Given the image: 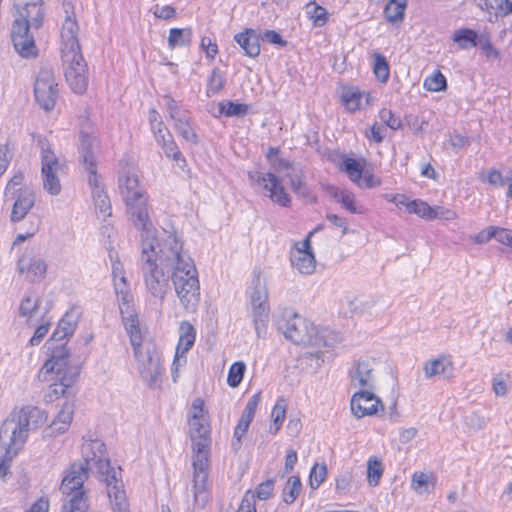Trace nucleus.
I'll use <instances>...</instances> for the list:
<instances>
[{"label":"nucleus","mask_w":512,"mask_h":512,"mask_svg":"<svg viewBox=\"0 0 512 512\" xmlns=\"http://www.w3.org/2000/svg\"><path fill=\"white\" fill-rule=\"evenodd\" d=\"M183 254L182 242L174 233L167 234L156 246L144 244L141 272L145 287L153 297L164 300L170 291L171 276L180 265Z\"/></svg>","instance_id":"1"},{"label":"nucleus","mask_w":512,"mask_h":512,"mask_svg":"<svg viewBox=\"0 0 512 512\" xmlns=\"http://www.w3.org/2000/svg\"><path fill=\"white\" fill-rule=\"evenodd\" d=\"M47 420L44 411L35 406H26L13 412L0 428V477H5L12 459L22 449L31 430L43 425Z\"/></svg>","instance_id":"2"},{"label":"nucleus","mask_w":512,"mask_h":512,"mask_svg":"<svg viewBox=\"0 0 512 512\" xmlns=\"http://www.w3.org/2000/svg\"><path fill=\"white\" fill-rule=\"evenodd\" d=\"M193 450V495L194 504L203 508L209 500V446L210 427L206 418L191 419L189 422Z\"/></svg>","instance_id":"3"},{"label":"nucleus","mask_w":512,"mask_h":512,"mask_svg":"<svg viewBox=\"0 0 512 512\" xmlns=\"http://www.w3.org/2000/svg\"><path fill=\"white\" fill-rule=\"evenodd\" d=\"M15 9L17 15L11 29L14 48L22 57H35L38 49L31 29H39L42 26L44 18L42 2L31 1L23 8Z\"/></svg>","instance_id":"4"},{"label":"nucleus","mask_w":512,"mask_h":512,"mask_svg":"<svg viewBox=\"0 0 512 512\" xmlns=\"http://www.w3.org/2000/svg\"><path fill=\"white\" fill-rule=\"evenodd\" d=\"M122 320L129 334L135 357L139 364V371L143 380L150 387H157L161 383L162 368L160 357L154 347L142 345V335L138 326L137 316L130 313L125 316L122 307Z\"/></svg>","instance_id":"5"},{"label":"nucleus","mask_w":512,"mask_h":512,"mask_svg":"<svg viewBox=\"0 0 512 512\" xmlns=\"http://www.w3.org/2000/svg\"><path fill=\"white\" fill-rule=\"evenodd\" d=\"M54 352L55 354L48 359L39 372L41 381L51 382L49 391L46 394L47 401H54L60 395H64L66 390L71 387L80 374L78 365H70L65 358L64 351Z\"/></svg>","instance_id":"6"},{"label":"nucleus","mask_w":512,"mask_h":512,"mask_svg":"<svg viewBox=\"0 0 512 512\" xmlns=\"http://www.w3.org/2000/svg\"><path fill=\"white\" fill-rule=\"evenodd\" d=\"M96 149V138L82 130L80 132L79 159L89 173L88 183L92 188V198L95 208L99 214L106 218L111 215V204L107 193L100 185L97 175Z\"/></svg>","instance_id":"7"},{"label":"nucleus","mask_w":512,"mask_h":512,"mask_svg":"<svg viewBox=\"0 0 512 512\" xmlns=\"http://www.w3.org/2000/svg\"><path fill=\"white\" fill-rule=\"evenodd\" d=\"M90 462H74L65 471L60 485V491L68 500L64 503L62 512H87L88 498L84 490V482L89 477Z\"/></svg>","instance_id":"8"},{"label":"nucleus","mask_w":512,"mask_h":512,"mask_svg":"<svg viewBox=\"0 0 512 512\" xmlns=\"http://www.w3.org/2000/svg\"><path fill=\"white\" fill-rule=\"evenodd\" d=\"M171 277L181 305L186 311L194 312L200 301V285L194 262L186 252Z\"/></svg>","instance_id":"9"},{"label":"nucleus","mask_w":512,"mask_h":512,"mask_svg":"<svg viewBox=\"0 0 512 512\" xmlns=\"http://www.w3.org/2000/svg\"><path fill=\"white\" fill-rule=\"evenodd\" d=\"M277 328L286 339L297 345L322 348L327 345L325 336L307 319L298 314H288L277 321Z\"/></svg>","instance_id":"10"},{"label":"nucleus","mask_w":512,"mask_h":512,"mask_svg":"<svg viewBox=\"0 0 512 512\" xmlns=\"http://www.w3.org/2000/svg\"><path fill=\"white\" fill-rule=\"evenodd\" d=\"M127 215L133 226L141 232V250L144 244L156 246L161 243L157 238V231L149 214L148 199L143 198L133 203L126 204Z\"/></svg>","instance_id":"11"},{"label":"nucleus","mask_w":512,"mask_h":512,"mask_svg":"<svg viewBox=\"0 0 512 512\" xmlns=\"http://www.w3.org/2000/svg\"><path fill=\"white\" fill-rule=\"evenodd\" d=\"M65 79L77 94H83L88 87V67L81 50L61 52Z\"/></svg>","instance_id":"12"},{"label":"nucleus","mask_w":512,"mask_h":512,"mask_svg":"<svg viewBox=\"0 0 512 512\" xmlns=\"http://www.w3.org/2000/svg\"><path fill=\"white\" fill-rule=\"evenodd\" d=\"M38 145L41 150L43 187L49 194L58 195L61 192L58 173L63 170L64 166L59 162L46 139L39 138Z\"/></svg>","instance_id":"13"},{"label":"nucleus","mask_w":512,"mask_h":512,"mask_svg":"<svg viewBox=\"0 0 512 512\" xmlns=\"http://www.w3.org/2000/svg\"><path fill=\"white\" fill-rule=\"evenodd\" d=\"M57 86L53 71L42 68L34 84L35 99L42 109L50 111L55 107L58 98Z\"/></svg>","instance_id":"14"},{"label":"nucleus","mask_w":512,"mask_h":512,"mask_svg":"<svg viewBox=\"0 0 512 512\" xmlns=\"http://www.w3.org/2000/svg\"><path fill=\"white\" fill-rule=\"evenodd\" d=\"M82 453L84 456L83 461L89 459L90 470L96 467L98 472L104 477V481L107 483V478H110L111 474H115L117 477V471L110 466V461L106 457V446L100 440H93L85 443L82 446Z\"/></svg>","instance_id":"15"},{"label":"nucleus","mask_w":512,"mask_h":512,"mask_svg":"<svg viewBox=\"0 0 512 512\" xmlns=\"http://www.w3.org/2000/svg\"><path fill=\"white\" fill-rule=\"evenodd\" d=\"M65 19L61 27V52L81 50L78 41L79 26L72 2L64 0Z\"/></svg>","instance_id":"16"},{"label":"nucleus","mask_w":512,"mask_h":512,"mask_svg":"<svg viewBox=\"0 0 512 512\" xmlns=\"http://www.w3.org/2000/svg\"><path fill=\"white\" fill-rule=\"evenodd\" d=\"M312 235L313 232H310L302 242L295 243L294 249L290 254L292 266L304 275L312 274L316 268V259L312 252L310 241Z\"/></svg>","instance_id":"17"},{"label":"nucleus","mask_w":512,"mask_h":512,"mask_svg":"<svg viewBox=\"0 0 512 512\" xmlns=\"http://www.w3.org/2000/svg\"><path fill=\"white\" fill-rule=\"evenodd\" d=\"M196 338V331L188 321L180 323L179 341L176 347L175 358L172 364V378L177 381L179 367L186 364L185 354L193 347Z\"/></svg>","instance_id":"18"},{"label":"nucleus","mask_w":512,"mask_h":512,"mask_svg":"<svg viewBox=\"0 0 512 512\" xmlns=\"http://www.w3.org/2000/svg\"><path fill=\"white\" fill-rule=\"evenodd\" d=\"M18 271L30 282H39L46 275L47 265L33 250H27L18 260Z\"/></svg>","instance_id":"19"},{"label":"nucleus","mask_w":512,"mask_h":512,"mask_svg":"<svg viewBox=\"0 0 512 512\" xmlns=\"http://www.w3.org/2000/svg\"><path fill=\"white\" fill-rule=\"evenodd\" d=\"M351 411L357 418L372 416L378 412V406L383 409L382 401L369 390H359L351 398Z\"/></svg>","instance_id":"20"},{"label":"nucleus","mask_w":512,"mask_h":512,"mask_svg":"<svg viewBox=\"0 0 512 512\" xmlns=\"http://www.w3.org/2000/svg\"><path fill=\"white\" fill-rule=\"evenodd\" d=\"M257 181L264 184V189L269 193L268 197L275 203L287 207L291 202V197L286 193L279 179L273 173L257 172Z\"/></svg>","instance_id":"21"},{"label":"nucleus","mask_w":512,"mask_h":512,"mask_svg":"<svg viewBox=\"0 0 512 512\" xmlns=\"http://www.w3.org/2000/svg\"><path fill=\"white\" fill-rule=\"evenodd\" d=\"M349 376L353 387L369 391L374 389V369L369 361H357Z\"/></svg>","instance_id":"22"},{"label":"nucleus","mask_w":512,"mask_h":512,"mask_svg":"<svg viewBox=\"0 0 512 512\" xmlns=\"http://www.w3.org/2000/svg\"><path fill=\"white\" fill-rule=\"evenodd\" d=\"M119 189L125 204L146 198L144 189L140 186L136 174L127 173L119 178Z\"/></svg>","instance_id":"23"},{"label":"nucleus","mask_w":512,"mask_h":512,"mask_svg":"<svg viewBox=\"0 0 512 512\" xmlns=\"http://www.w3.org/2000/svg\"><path fill=\"white\" fill-rule=\"evenodd\" d=\"M107 491L113 512H130L129 503L123 490V483L115 474L107 478Z\"/></svg>","instance_id":"24"},{"label":"nucleus","mask_w":512,"mask_h":512,"mask_svg":"<svg viewBox=\"0 0 512 512\" xmlns=\"http://www.w3.org/2000/svg\"><path fill=\"white\" fill-rule=\"evenodd\" d=\"M15 202L12 207L10 219L12 222H19L28 214L35 204V194L32 190L18 188L14 196Z\"/></svg>","instance_id":"25"},{"label":"nucleus","mask_w":512,"mask_h":512,"mask_svg":"<svg viewBox=\"0 0 512 512\" xmlns=\"http://www.w3.org/2000/svg\"><path fill=\"white\" fill-rule=\"evenodd\" d=\"M423 371L427 378L435 376L452 377L454 365L450 357L441 355L438 358L428 360L423 365Z\"/></svg>","instance_id":"26"},{"label":"nucleus","mask_w":512,"mask_h":512,"mask_svg":"<svg viewBox=\"0 0 512 512\" xmlns=\"http://www.w3.org/2000/svg\"><path fill=\"white\" fill-rule=\"evenodd\" d=\"M74 408L70 402H65L61 410L58 412L56 418L50 425L51 433L61 434L67 431L73 418Z\"/></svg>","instance_id":"27"},{"label":"nucleus","mask_w":512,"mask_h":512,"mask_svg":"<svg viewBox=\"0 0 512 512\" xmlns=\"http://www.w3.org/2000/svg\"><path fill=\"white\" fill-rule=\"evenodd\" d=\"M287 176L290 179V185L295 194L306 199L310 203H316V196L311 193L308 186L302 181V172L300 169L292 168L291 172Z\"/></svg>","instance_id":"28"},{"label":"nucleus","mask_w":512,"mask_h":512,"mask_svg":"<svg viewBox=\"0 0 512 512\" xmlns=\"http://www.w3.org/2000/svg\"><path fill=\"white\" fill-rule=\"evenodd\" d=\"M235 41L250 57H256L260 53V44L254 31L247 29L245 32L235 35Z\"/></svg>","instance_id":"29"},{"label":"nucleus","mask_w":512,"mask_h":512,"mask_svg":"<svg viewBox=\"0 0 512 512\" xmlns=\"http://www.w3.org/2000/svg\"><path fill=\"white\" fill-rule=\"evenodd\" d=\"M399 204L406 205L407 211L409 213L417 214L420 217L426 219H436L441 218L442 215L438 214V209H434L429 206L426 202L421 200H413L411 202L405 203L404 201H399Z\"/></svg>","instance_id":"30"},{"label":"nucleus","mask_w":512,"mask_h":512,"mask_svg":"<svg viewBox=\"0 0 512 512\" xmlns=\"http://www.w3.org/2000/svg\"><path fill=\"white\" fill-rule=\"evenodd\" d=\"M406 6V0H389L384 8L386 20L393 24L402 22Z\"/></svg>","instance_id":"31"},{"label":"nucleus","mask_w":512,"mask_h":512,"mask_svg":"<svg viewBox=\"0 0 512 512\" xmlns=\"http://www.w3.org/2000/svg\"><path fill=\"white\" fill-rule=\"evenodd\" d=\"M253 312V322L258 337L261 336L262 331L265 330L266 323L269 316V306L267 303L251 304Z\"/></svg>","instance_id":"32"},{"label":"nucleus","mask_w":512,"mask_h":512,"mask_svg":"<svg viewBox=\"0 0 512 512\" xmlns=\"http://www.w3.org/2000/svg\"><path fill=\"white\" fill-rule=\"evenodd\" d=\"M192 41V30L190 28H172L169 32L168 46L173 49L176 46H189Z\"/></svg>","instance_id":"33"},{"label":"nucleus","mask_w":512,"mask_h":512,"mask_svg":"<svg viewBox=\"0 0 512 512\" xmlns=\"http://www.w3.org/2000/svg\"><path fill=\"white\" fill-rule=\"evenodd\" d=\"M331 194L342 206L353 214L361 213V211L355 205V196L353 193L347 190H340L336 187H331Z\"/></svg>","instance_id":"34"},{"label":"nucleus","mask_w":512,"mask_h":512,"mask_svg":"<svg viewBox=\"0 0 512 512\" xmlns=\"http://www.w3.org/2000/svg\"><path fill=\"white\" fill-rule=\"evenodd\" d=\"M384 473L382 461L377 457H370L367 461V480L370 486L375 487L380 483Z\"/></svg>","instance_id":"35"},{"label":"nucleus","mask_w":512,"mask_h":512,"mask_svg":"<svg viewBox=\"0 0 512 512\" xmlns=\"http://www.w3.org/2000/svg\"><path fill=\"white\" fill-rule=\"evenodd\" d=\"M250 301L251 304L267 303L268 302V292L266 288V283L260 277V273L255 275L251 292H250Z\"/></svg>","instance_id":"36"},{"label":"nucleus","mask_w":512,"mask_h":512,"mask_svg":"<svg viewBox=\"0 0 512 512\" xmlns=\"http://www.w3.org/2000/svg\"><path fill=\"white\" fill-rule=\"evenodd\" d=\"M174 128L180 136L186 141L196 144L198 141L197 134L193 130L187 115H183L180 118L174 120Z\"/></svg>","instance_id":"37"},{"label":"nucleus","mask_w":512,"mask_h":512,"mask_svg":"<svg viewBox=\"0 0 512 512\" xmlns=\"http://www.w3.org/2000/svg\"><path fill=\"white\" fill-rule=\"evenodd\" d=\"M453 40L461 49L474 47L477 45V33L469 28L459 29L454 33Z\"/></svg>","instance_id":"38"},{"label":"nucleus","mask_w":512,"mask_h":512,"mask_svg":"<svg viewBox=\"0 0 512 512\" xmlns=\"http://www.w3.org/2000/svg\"><path fill=\"white\" fill-rule=\"evenodd\" d=\"M249 106L247 104L223 101L219 103V111L227 117H244L247 115Z\"/></svg>","instance_id":"39"},{"label":"nucleus","mask_w":512,"mask_h":512,"mask_svg":"<svg viewBox=\"0 0 512 512\" xmlns=\"http://www.w3.org/2000/svg\"><path fill=\"white\" fill-rule=\"evenodd\" d=\"M286 408H287V404H286L285 399L279 398L271 412V418L273 421V425L270 427V432L272 434H276L279 431V429L285 419Z\"/></svg>","instance_id":"40"},{"label":"nucleus","mask_w":512,"mask_h":512,"mask_svg":"<svg viewBox=\"0 0 512 512\" xmlns=\"http://www.w3.org/2000/svg\"><path fill=\"white\" fill-rule=\"evenodd\" d=\"M301 491V481L297 476H291L283 489V501L287 504L293 503Z\"/></svg>","instance_id":"41"},{"label":"nucleus","mask_w":512,"mask_h":512,"mask_svg":"<svg viewBox=\"0 0 512 512\" xmlns=\"http://www.w3.org/2000/svg\"><path fill=\"white\" fill-rule=\"evenodd\" d=\"M71 335L72 334L68 333L65 330L60 329L59 327L56 328V330L52 334L51 338L47 341L48 349L52 351L51 357L55 354L54 352H56V351L58 353H61L60 351H64L65 358L68 360L69 353H68V350L65 348V345L60 344L58 346L55 344Z\"/></svg>","instance_id":"42"},{"label":"nucleus","mask_w":512,"mask_h":512,"mask_svg":"<svg viewBox=\"0 0 512 512\" xmlns=\"http://www.w3.org/2000/svg\"><path fill=\"white\" fill-rule=\"evenodd\" d=\"M343 170L355 184L362 185L363 168L357 160L347 158L343 163Z\"/></svg>","instance_id":"43"},{"label":"nucleus","mask_w":512,"mask_h":512,"mask_svg":"<svg viewBox=\"0 0 512 512\" xmlns=\"http://www.w3.org/2000/svg\"><path fill=\"white\" fill-rule=\"evenodd\" d=\"M373 56H374V66H373L374 74L380 82L385 83V82H387V80L389 78V73H390L389 64H388L386 58L382 54L374 53Z\"/></svg>","instance_id":"44"},{"label":"nucleus","mask_w":512,"mask_h":512,"mask_svg":"<svg viewBox=\"0 0 512 512\" xmlns=\"http://www.w3.org/2000/svg\"><path fill=\"white\" fill-rule=\"evenodd\" d=\"M306 12L310 19L313 20L315 26H323L328 20L327 10L315 3H309L306 6Z\"/></svg>","instance_id":"45"},{"label":"nucleus","mask_w":512,"mask_h":512,"mask_svg":"<svg viewBox=\"0 0 512 512\" xmlns=\"http://www.w3.org/2000/svg\"><path fill=\"white\" fill-rule=\"evenodd\" d=\"M246 370V365L244 362L239 361L235 362L230 366L228 377H227V383L230 387L236 388L240 385L244 373Z\"/></svg>","instance_id":"46"},{"label":"nucleus","mask_w":512,"mask_h":512,"mask_svg":"<svg viewBox=\"0 0 512 512\" xmlns=\"http://www.w3.org/2000/svg\"><path fill=\"white\" fill-rule=\"evenodd\" d=\"M327 476L326 464H315L310 472L309 481L312 489H317Z\"/></svg>","instance_id":"47"},{"label":"nucleus","mask_w":512,"mask_h":512,"mask_svg":"<svg viewBox=\"0 0 512 512\" xmlns=\"http://www.w3.org/2000/svg\"><path fill=\"white\" fill-rule=\"evenodd\" d=\"M446 78L441 72H436L432 76L427 77L424 81V87L428 91L438 92L446 88Z\"/></svg>","instance_id":"48"},{"label":"nucleus","mask_w":512,"mask_h":512,"mask_svg":"<svg viewBox=\"0 0 512 512\" xmlns=\"http://www.w3.org/2000/svg\"><path fill=\"white\" fill-rule=\"evenodd\" d=\"M361 94L354 88L345 90L342 94V101L350 111H355L360 107Z\"/></svg>","instance_id":"49"},{"label":"nucleus","mask_w":512,"mask_h":512,"mask_svg":"<svg viewBox=\"0 0 512 512\" xmlns=\"http://www.w3.org/2000/svg\"><path fill=\"white\" fill-rule=\"evenodd\" d=\"M225 79L218 68L213 69L208 80V96L218 93L224 87Z\"/></svg>","instance_id":"50"},{"label":"nucleus","mask_w":512,"mask_h":512,"mask_svg":"<svg viewBox=\"0 0 512 512\" xmlns=\"http://www.w3.org/2000/svg\"><path fill=\"white\" fill-rule=\"evenodd\" d=\"M169 138L165 139L164 141H161L162 148L164 150V153L167 157L172 158L175 161L182 160L185 162L184 158L182 157L181 152L179 151L176 143L172 139L170 133H168Z\"/></svg>","instance_id":"51"},{"label":"nucleus","mask_w":512,"mask_h":512,"mask_svg":"<svg viewBox=\"0 0 512 512\" xmlns=\"http://www.w3.org/2000/svg\"><path fill=\"white\" fill-rule=\"evenodd\" d=\"M39 303V299L34 300L31 297L24 298L19 307L20 315L31 318L37 312Z\"/></svg>","instance_id":"52"},{"label":"nucleus","mask_w":512,"mask_h":512,"mask_svg":"<svg viewBox=\"0 0 512 512\" xmlns=\"http://www.w3.org/2000/svg\"><path fill=\"white\" fill-rule=\"evenodd\" d=\"M379 117L387 127L393 130H397L402 126L400 118L396 117L389 109L383 108L379 113Z\"/></svg>","instance_id":"53"},{"label":"nucleus","mask_w":512,"mask_h":512,"mask_svg":"<svg viewBox=\"0 0 512 512\" xmlns=\"http://www.w3.org/2000/svg\"><path fill=\"white\" fill-rule=\"evenodd\" d=\"M429 476L423 472H415L412 476V488L416 492L427 491Z\"/></svg>","instance_id":"54"},{"label":"nucleus","mask_w":512,"mask_h":512,"mask_svg":"<svg viewBox=\"0 0 512 512\" xmlns=\"http://www.w3.org/2000/svg\"><path fill=\"white\" fill-rule=\"evenodd\" d=\"M353 476L350 472L340 474L335 480V488L338 493H346L352 484Z\"/></svg>","instance_id":"55"},{"label":"nucleus","mask_w":512,"mask_h":512,"mask_svg":"<svg viewBox=\"0 0 512 512\" xmlns=\"http://www.w3.org/2000/svg\"><path fill=\"white\" fill-rule=\"evenodd\" d=\"M274 490V480L269 479L265 482L260 483L256 488V496L260 500H267L270 498Z\"/></svg>","instance_id":"56"},{"label":"nucleus","mask_w":512,"mask_h":512,"mask_svg":"<svg viewBox=\"0 0 512 512\" xmlns=\"http://www.w3.org/2000/svg\"><path fill=\"white\" fill-rule=\"evenodd\" d=\"M494 239L499 243L512 246V230L493 226Z\"/></svg>","instance_id":"57"},{"label":"nucleus","mask_w":512,"mask_h":512,"mask_svg":"<svg viewBox=\"0 0 512 512\" xmlns=\"http://www.w3.org/2000/svg\"><path fill=\"white\" fill-rule=\"evenodd\" d=\"M23 179L24 176L22 173L15 174L6 186L5 196L8 197L9 195H11V198H14L18 190L16 188L22 185Z\"/></svg>","instance_id":"58"},{"label":"nucleus","mask_w":512,"mask_h":512,"mask_svg":"<svg viewBox=\"0 0 512 512\" xmlns=\"http://www.w3.org/2000/svg\"><path fill=\"white\" fill-rule=\"evenodd\" d=\"M165 105L168 109L169 116L172 120H176L177 118L182 117L183 115H186L185 111H182L179 106L177 105L176 101L171 98L170 96H165Z\"/></svg>","instance_id":"59"},{"label":"nucleus","mask_w":512,"mask_h":512,"mask_svg":"<svg viewBox=\"0 0 512 512\" xmlns=\"http://www.w3.org/2000/svg\"><path fill=\"white\" fill-rule=\"evenodd\" d=\"M466 424L474 431L482 430L486 426V419L479 414L472 413L466 418Z\"/></svg>","instance_id":"60"},{"label":"nucleus","mask_w":512,"mask_h":512,"mask_svg":"<svg viewBox=\"0 0 512 512\" xmlns=\"http://www.w3.org/2000/svg\"><path fill=\"white\" fill-rule=\"evenodd\" d=\"M60 329L67 331L70 334H73L74 329L76 327V320L72 313L67 312L63 318L59 321L58 326Z\"/></svg>","instance_id":"61"},{"label":"nucleus","mask_w":512,"mask_h":512,"mask_svg":"<svg viewBox=\"0 0 512 512\" xmlns=\"http://www.w3.org/2000/svg\"><path fill=\"white\" fill-rule=\"evenodd\" d=\"M201 48L205 51L208 58L214 59L218 52L216 43H213L209 37H203L201 40Z\"/></svg>","instance_id":"62"},{"label":"nucleus","mask_w":512,"mask_h":512,"mask_svg":"<svg viewBox=\"0 0 512 512\" xmlns=\"http://www.w3.org/2000/svg\"><path fill=\"white\" fill-rule=\"evenodd\" d=\"M49 323H43L39 327H37L34 335L31 337L29 343L31 346L38 345L43 338L46 336L49 330Z\"/></svg>","instance_id":"63"},{"label":"nucleus","mask_w":512,"mask_h":512,"mask_svg":"<svg viewBox=\"0 0 512 512\" xmlns=\"http://www.w3.org/2000/svg\"><path fill=\"white\" fill-rule=\"evenodd\" d=\"M279 155V149L271 147L268 150L267 158L268 160L278 168H288V163L278 157Z\"/></svg>","instance_id":"64"}]
</instances>
